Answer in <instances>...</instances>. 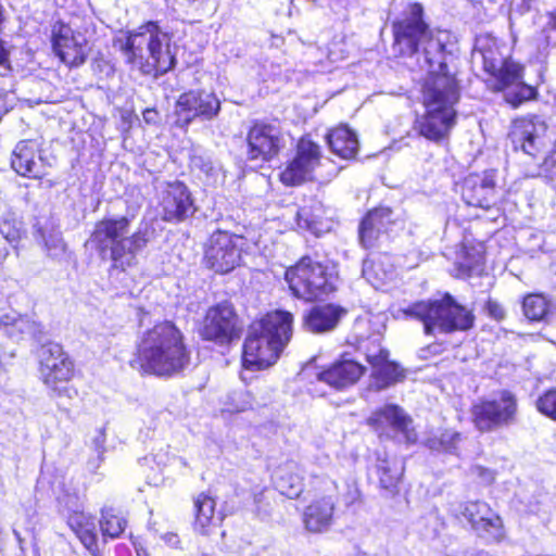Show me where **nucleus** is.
<instances>
[{"label":"nucleus","mask_w":556,"mask_h":556,"mask_svg":"<svg viewBox=\"0 0 556 556\" xmlns=\"http://www.w3.org/2000/svg\"><path fill=\"white\" fill-rule=\"evenodd\" d=\"M422 7L412 3L407 15L393 24L394 45L403 55H414L422 47L424 63L428 71L421 89L425 113L416 118L415 129L435 143L445 141L456 124L455 104L459 99L457 80L448 71L443 33L437 35L422 18Z\"/></svg>","instance_id":"obj_1"},{"label":"nucleus","mask_w":556,"mask_h":556,"mask_svg":"<svg viewBox=\"0 0 556 556\" xmlns=\"http://www.w3.org/2000/svg\"><path fill=\"white\" fill-rule=\"evenodd\" d=\"M191 363L182 330L169 319L157 320L137 338L129 365L141 375L173 378Z\"/></svg>","instance_id":"obj_2"},{"label":"nucleus","mask_w":556,"mask_h":556,"mask_svg":"<svg viewBox=\"0 0 556 556\" xmlns=\"http://www.w3.org/2000/svg\"><path fill=\"white\" fill-rule=\"evenodd\" d=\"M131 219L127 216L103 217L94 224L89 242L103 262H109V271L125 274L139 264L138 254L155 238L151 223H141L127 236Z\"/></svg>","instance_id":"obj_3"},{"label":"nucleus","mask_w":556,"mask_h":556,"mask_svg":"<svg viewBox=\"0 0 556 556\" xmlns=\"http://www.w3.org/2000/svg\"><path fill=\"white\" fill-rule=\"evenodd\" d=\"M293 316L274 311L253 320L245 331V370L273 367L292 338Z\"/></svg>","instance_id":"obj_4"},{"label":"nucleus","mask_w":556,"mask_h":556,"mask_svg":"<svg viewBox=\"0 0 556 556\" xmlns=\"http://www.w3.org/2000/svg\"><path fill=\"white\" fill-rule=\"evenodd\" d=\"M401 316L422 321L427 334H433L435 330L443 333L466 331L475 323L472 312L457 304L450 294L439 301H420L402 307L397 311V317Z\"/></svg>","instance_id":"obj_5"},{"label":"nucleus","mask_w":556,"mask_h":556,"mask_svg":"<svg viewBox=\"0 0 556 556\" xmlns=\"http://www.w3.org/2000/svg\"><path fill=\"white\" fill-rule=\"evenodd\" d=\"M38 372L51 397L71 402L79 396L74 380L80 377V370L62 344L48 342L41 346Z\"/></svg>","instance_id":"obj_6"},{"label":"nucleus","mask_w":556,"mask_h":556,"mask_svg":"<svg viewBox=\"0 0 556 556\" xmlns=\"http://www.w3.org/2000/svg\"><path fill=\"white\" fill-rule=\"evenodd\" d=\"M285 278L293 295L305 301L318 300L336 289L327 267L308 256L289 267Z\"/></svg>","instance_id":"obj_7"},{"label":"nucleus","mask_w":556,"mask_h":556,"mask_svg":"<svg viewBox=\"0 0 556 556\" xmlns=\"http://www.w3.org/2000/svg\"><path fill=\"white\" fill-rule=\"evenodd\" d=\"M141 33H148V56L140 63V73L146 76L159 77L176 65L173 35L164 31L157 21H147L140 24Z\"/></svg>","instance_id":"obj_8"},{"label":"nucleus","mask_w":556,"mask_h":556,"mask_svg":"<svg viewBox=\"0 0 556 556\" xmlns=\"http://www.w3.org/2000/svg\"><path fill=\"white\" fill-rule=\"evenodd\" d=\"M517 397L507 390L483 399L472 407L473 424L482 432H490L513 425L517 419Z\"/></svg>","instance_id":"obj_9"},{"label":"nucleus","mask_w":556,"mask_h":556,"mask_svg":"<svg viewBox=\"0 0 556 556\" xmlns=\"http://www.w3.org/2000/svg\"><path fill=\"white\" fill-rule=\"evenodd\" d=\"M238 315L231 303L223 301L210 306L199 326L198 334L201 340L218 345L230 344L240 338Z\"/></svg>","instance_id":"obj_10"},{"label":"nucleus","mask_w":556,"mask_h":556,"mask_svg":"<svg viewBox=\"0 0 556 556\" xmlns=\"http://www.w3.org/2000/svg\"><path fill=\"white\" fill-rule=\"evenodd\" d=\"M451 513L456 518L464 517L479 538L496 543L505 539L503 519L486 502L477 500L459 503L451 508Z\"/></svg>","instance_id":"obj_11"},{"label":"nucleus","mask_w":556,"mask_h":556,"mask_svg":"<svg viewBox=\"0 0 556 556\" xmlns=\"http://www.w3.org/2000/svg\"><path fill=\"white\" fill-rule=\"evenodd\" d=\"M219 110L220 102L214 93L204 90L185 91L175 101L172 126L187 131L194 119L210 121Z\"/></svg>","instance_id":"obj_12"},{"label":"nucleus","mask_w":556,"mask_h":556,"mask_svg":"<svg viewBox=\"0 0 556 556\" xmlns=\"http://www.w3.org/2000/svg\"><path fill=\"white\" fill-rule=\"evenodd\" d=\"M366 422L380 438L395 439L407 444L417 442L418 435L412 418L397 405L387 404L376 409Z\"/></svg>","instance_id":"obj_13"},{"label":"nucleus","mask_w":556,"mask_h":556,"mask_svg":"<svg viewBox=\"0 0 556 556\" xmlns=\"http://www.w3.org/2000/svg\"><path fill=\"white\" fill-rule=\"evenodd\" d=\"M315 491L316 498L305 508L303 522L308 531L321 532L331 525L339 486L334 480L321 477L316 480Z\"/></svg>","instance_id":"obj_14"},{"label":"nucleus","mask_w":556,"mask_h":556,"mask_svg":"<svg viewBox=\"0 0 556 556\" xmlns=\"http://www.w3.org/2000/svg\"><path fill=\"white\" fill-rule=\"evenodd\" d=\"M321 161L320 146L307 137L301 138L293 159L280 173L281 182L286 186H298L314 179Z\"/></svg>","instance_id":"obj_15"},{"label":"nucleus","mask_w":556,"mask_h":556,"mask_svg":"<svg viewBox=\"0 0 556 556\" xmlns=\"http://www.w3.org/2000/svg\"><path fill=\"white\" fill-rule=\"evenodd\" d=\"M238 237L227 231L213 232L206 243L203 256L204 266L215 274H227L235 269L241 260Z\"/></svg>","instance_id":"obj_16"},{"label":"nucleus","mask_w":556,"mask_h":556,"mask_svg":"<svg viewBox=\"0 0 556 556\" xmlns=\"http://www.w3.org/2000/svg\"><path fill=\"white\" fill-rule=\"evenodd\" d=\"M508 137L515 150L536 159L546 146L547 125L536 116L519 117L513 122Z\"/></svg>","instance_id":"obj_17"},{"label":"nucleus","mask_w":556,"mask_h":556,"mask_svg":"<svg viewBox=\"0 0 556 556\" xmlns=\"http://www.w3.org/2000/svg\"><path fill=\"white\" fill-rule=\"evenodd\" d=\"M159 207L162 219L174 224L185 222L195 212L190 190L178 180L165 185L159 200Z\"/></svg>","instance_id":"obj_18"},{"label":"nucleus","mask_w":556,"mask_h":556,"mask_svg":"<svg viewBox=\"0 0 556 556\" xmlns=\"http://www.w3.org/2000/svg\"><path fill=\"white\" fill-rule=\"evenodd\" d=\"M245 154L250 161L267 162L281 148L280 131L267 124H255L249 131Z\"/></svg>","instance_id":"obj_19"},{"label":"nucleus","mask_w":556,"mask_h":556,"mask_svg":"<svg viewBox=\"0 0 556 556\" xmlns=\"http://www.w3.org/2000/svg\"><path fill=\"white\" fill-rule=\"evenodd\" d=\"M217 498L211 490L192 497V529L202 536H208L219 528L220 517L216 511Z\"/></svg>","instance_id":"obj_20"},{"label":"nucleus","mask_w":556,"mask_h":556,"mask_svg":"<svg viewBox=\"0 0 556 556\" xmlns=\"http://www.w3.org/2000/svg\"><path fill=\"white\" fill-rule=\"evenodd\" d=\"M66 526L90 556H104L96 518L83 510H72L66 517Z\"/></svg>","instance_id":"obj_21"},{"label":"nucleus","mask_w":556,"mask_h":556,"mask_svg":"<svg viewBox=\"0 0 556 556\" xmlns=\"http://www.w3.org/2000/svg\"><path fill=\"white\" fill-rule=\"evenodd\" d=\"M495 180L491 173L471 174L464 180L462 198L467 205L488 210L495 201Z\"/></svg>","instance_id":"obj_22"},{"label":"nucleus","mask_w":556,"mask_h":556,"mask_svg":"<svg viewBox=\"0 0 556 556\" xmlns=\"http://www.w3.org/2000/svg\"><path fill=\"white\" fill-rule=\"evenodd\" d=\"M364 372L365 367L363 365L343 356L328 369L321 371L318 378L336 389H344L356 383Z\"/></svg>","instance_id":"obj_23"},{"label":"nucleus","mask_w":556,"mask_h":556,"mask_svg":"<svg viewBox=\"0 0 556 556\" xmlns=\"http://www.w3.org/2000/svg\"><path fill=\"white\" fill-rule=\"evenodd\" d=\"M346 311L334 304L313 306L304 316V327L313 333L333 330Z\"/></svg>","instance_id":"obj_24"},{"label":"nucleus","mask_w":556,"mask_h":556,"mask_svg":"<svg viewBox=\"0 0 556 556\" xmlns=\"http://www.w3.org/2000/svg\"><path fill=\"white\" fill-rule=\"evenodd\" d=\"M275 488L283 495L294 498L303 491V470L294 460H287L273 472Z\"/></svg>","instance_id":"obj_25"},{"label":"nucleus","mask_w":556,"mask_h":556,"mask_svg":"<svg viewBox=\"0 0 556 556\" xmlns=\"http://www.w3.org/2000/svg\"><path fill=\"white\" fill-rule=\"evenodd\" d=\"M37 152V143L34 140L20 141L11 157V166L14 172L23 177L42 179L43 174L38 169L36 162Z\"/></svg>","instance_id":"obj_26"},{"label":"nucleus","mask_w":556,"mask_h":556,"mask_svg":"<svg viewBox=\"0 0 556 556\" xmlns=\"http://www.w3.org/2000/svg\"><path fill=\"white\" fill-rule=\"evenodd\" d=\"M472 59L475 62H480L483 70L491 76L497 75L501 64L505 61L496 39L490 36L477 38Z\"/></svg>","instance_id":"obj_27"},{"label":"nucleus","mask_w":556,"mask_h":556,"mask_svg":"<svg viewBox=\"0 0 556 556\" xmlns=\"http://www.w3.org/2000/svg\"><path fill=\"white\" fill-rule=\"evenodd\" d=\"M98 523L101 541L105 544L109 540H117L123 536L128 527V519L119 508L103 506L100 509Z\"/></svg>","instance_id":"obj_28"},{"label":"nucleus","mask_w":556,"mask_h":556,"mask_svg":"<svg viewBox=\"0 0 556 556\" xmlns=\"http://www.w3.org/2000/svg\"><path fill=\"white\" fill-rule=\"evenodd\" d=\"M392 223V211L389 207H379L370 211L359 226V239L365 247L372 245L378 233L387 231Z\"/></svg>","instance_id":"obj_29"},{"label":"nucleus","mask_w":556,"mask_h":556,"mask_svg":"<svg viewBox=\"0 0 556 556\" xmlns=\"http://www.w3.org/2000/svg\"><path fill=\"white\" fill-rule=\"evenodd\" d=\"M296 225L300 230L311 232L316 237L331 229V222L324 218V210L319 203L299 208L296 211Z\"/></svg>","instance_id":"obj_30"},{"label":"nucleus","mask_w":556,"mask_h":556,"mask_svg":"<svg viewBox=\"0 0 556 556\" xmlns=\"http://www.w3.org/2000/svg\"><path fill=\"white\" fill-rule=\"evenodd\" d=\"M330 150L341 159H353L358 151L356 134L346 126L331 129L327 135Z\"/></svg>","instance_id":"obj_31"},{"label":"nucleus","mask_w":556,"mask_h":556,"mask_svg":"<svg viewBox=\"0 0 556 556\" xmlns=\"http://www.w3.org/2000/svg\"><path fill=\"white\" fill-rule=\"evenodd\" d=\"M40 325L26 315L4 314L0 317V330L9 338L21 340L39 331Z\"/></svg>","instance_id":"obj_32"},{"label":"nucleus","mask_w":556,"mask_h":556,"mask_svg":"<svg viewBox=\"0 0 556 556\" xmlns=\"http://www.w3.org/2000/svg\"><path fill=\"white\" fill-rule=\"evenodd\" d=\"M148 35L141 33L140 25L135 30H128L123 38L114 39V47L124 55L128 65L136 66L140 71V63L144 61L142 49L138 38Z\"/></svg>","instance_id":"obj_33"},{"label":"nucleus","mask_w":556,"mask_h":556,"mask_svg":"<svg viewBox=\"0 0 556 556\" xmlns=\"http://www.w3.org/2000/svg\"><path fill=\"white\" fill-rule=\"evenodd\" d=\"M363 276L374 288L379 289L393 278L394 269L388 257H370L364 261Z\"/></svg>","instance_id":"obj_34"},{"label":"nucleus","mask_w":556,"mask_h":556,"mask_svg":"<svg viewBox=\"0 0 556 556\" xmlns=\"http://www.w3.org/2000/svg\"><path fill=\"white\" fill-rule=\"evenodd\" d=\"M374 387L376 390L386 389L404 379V369L399 364L388 358L372 371Z\"/></svg>","instance_id":"obj_35"},{"label":"nucleus","mask_w":556,"mask_h":556,"mask_svg":"<svg viewBox=\"0 0 556 556\" xmlns=\"http://www.w3.org/2000/svg\"><path fill=\"white\" fill-rule=\"evenodd\" d=\"M86 46L87 39L83 37L71 45H65L52 51L68 67H78L87 60Z\"/></svg>","instance_id":"obj_36"},{"label":"nucleus","mask_w":556,"mask_h":556,"mask_svg":"<svg viewBox=\"0 0 556 556\" xmlns=\"http://www.w3.org/2000/svg\"><path fill=\"white\" fill-rule=\"evenodd\" d=\"M549 311L551 302L542 293H530L523 298L522 312L529 320H544Z\"/></svg>","instance_id":"obj_37"},{"label":"nucleus","mask_w":556,"mask_h":556,"mask_svg":"<svg viewBox=\"0 0 556 556\" xmlns=\"http://www.w3.org/2000/svg\"><path fill=\"white\" fill-rule=\"evenodd\" d=\"M522 71L523 68L520 64L505 60L501 64L497 75H492L496 78V88L500 90L509 89L520 83L522 80Z\"/></svg>","instance_id":"obj_38"},{"label":"nucleus","mask_w":556,"mask_h":556,"mask_svg":"<svg viewBox=\"0 0 556 556\" xmlns=\"http://www.w3.org/2000/svg\"><path fill=\"white\" fill-rule=\"evenodd\" d=\"M80 38L83 36L73 30L71 25L63 20H58L51 25L50 42L52 50L71 45Z\"/></svg>","instance_id":"obj_39"},{"label":"nucleus","mask_w":556,"mask_h":556,"mask_svg":"<svg viewBox=\"0 0 556 556\" xmlns=\"http://www.w3.org/2000/svg\"><path fill=\"white\" fill-rule=\"evenodd\" d=\"M460 441V433L453 430H444L425 441V445L432 451L456 453Z\"/></svg>","instance_id":"obj_40"},{"label":"nucleus","mask_w":556,"mask_h":556,"mask_svg":"<svg viewBox=\"0 0 556 556\" xmlns=\"http://www.w3.org/2000/svg\"><path fill=\"white\" fill-rule=\"evenodd\" d=\"M541 175L556 176V136L542 161L525 172L526 177L533 178Z\"/></svg>","instance_id":"obj_41"},{"label":"nucleus","mask_w":556,"mask_h":556,"mask_svg":"<svg viewBox=\"0 0 556 556\" xmlns=\"http://www.w3.org/2000/svg\"><path fill=\"white\" fill-rule=\"evenodd\" d=\"M0 232L10 243H17L25 236L22 223L13 216L0 218Z\"/></svg>","instance_id":"obj_42"},{"label":"nucleus","mask_w":556,"mask_h":556,"mask_svg":"<svg viewBox=\"0 0 556 556\" xmlns=\"http://www.w3.org/2000/svg\"><path fill=\"white\" fill-rule=\"evenodd\" d=\"M380 484L384 489H392L401 478V469L388 460H381L378 466Z\"/></svg>","instance_id":"obj_43"},{"label":"nucleus","mask_w":556,"mask_h":556,"mask_svg":"<svg viewBox=\"0 0 556 556\" xmlns=\"http://www.w3.org/2000/svg\"><path fill=\"white\" fill-rule=\"evenodd\" d=\"M535 407L542 415L556 421V388L540 395L535 401Z\"/></svg>","instance_id":"obj_44"},{"label":"nucleus","mask_w":556,"mask_h":556,"mask_svg":"<svg viewBox=\"0 0 556 556\" xmlns=\"http://www.w3.org/2000/svg\"><path fill=\"white\" fill-rule=\"evenodd\" d=\"M534 88L523 84L522 80L510 87L506 92L507 101L510 102L514 106H517L523 101L534 98Z\"/></svg>","instance_id":"obj_45"},{"label":"nucleus","mask_w":556,"mask_h":556,"mask_svg":"<svg viewBox=\"0 0 556 556\" xmlns=\"http://www.w3.org/2000/svg\"><path fill=\"white\" fill-rule=\"evenodd\" d=\"M14 71L11 60V50L7 42L0 38V77L8 78Z\"/></svg>","instance_id":"obj_46"},{"label":"nucleus","mask_w":556,"mask_h":556,"mask_svg":"<svg viewBox=\"0 0 556 556\" xmlns=\"http://www.w3.org/2000/svg\"><path fill=\"white\" fill-rule=\"evenodd\" d=\"M366 358L375 369L380 366L387 358H389L388 350L381 348L379 344H372L366 349Z\"/></svg>","instance_id":"obj_47"},{"label":"nucleus","mask_w":556,"mask_h":556,"mask_svg":"<svg viewBox=\"0 0 556 556\" xmlns=\"http://www.w3.org/2000/svg\"><path fill=\"white\" fill-rule=\"evenodd\" d=\"M485 309H486L488 314L496 320H502L505 318L504 307L498 302H496L494 300H489L486 302Z\"/></svg>","instance_id":"obj_48"},{"label":"nucleus","mask_w":556,"mask_h":556,"mask_svg":"<svg viewBox=\"0 0 556 556\" xmlns=\"http://www.w3.org/2000/svg\"><path fill=\"white\" fill-rule=\"evenodd\" d=\"M143 121L147 125H159L161 122L160 112L155 108H147L142 112Z\"/></svg>","instance_id":"obj_49"},{"label":"nucleus","mask_w":556,"mask_h":556,"mask_svg":"<svg viewBox=\"0 0 556 556\" xmlns=\"http://www.w3.org/2000/svg\"><path fill=\"white\" fill-rule=\"evenodd\" d=\"M483 260L481 255H478L477 258L472 263L468 264H462L463 267H465L466 271L471 275L473 273H478L481 270Z\"/></svg>","instance_id":"obj_50"},{"label":"nucleus","mask_w":556,"mask_h":556,"mask_svg":"<svg viewBox=\"0 0 556 556\" xmlns=\"http://www.w3.org/2000/svg\"><path fill=\"white\" fill-rule=\"evenodd\" d=\"M344 58H345V54H344L343 50H340L339 52H337L332 49L329 50L328 59L330 60V62L334 63Z\"/></svg>","instance_id":"obj_51"},{"label":"nucleus","mask_w":556,"mask_h":556,"mask_svg":"<svg viewBox=\"0 0 556 556\" xmlns=\"http://www.w3.org/2000/svg\"><path fill=\"white\" fill-rule=\"evenodd\" d=\"M211 0H184L187 7L189 8H201L208 3Z\"/></svg>","instance_id":"obj_52"},{"label":"nucleus","mask_w":556,"mask_h":556,"mask_svg":"<svg viewBox=\"0 0 556 556\" xmlns=\"http://www.w3.org/2000/svg\"><path fill=\"white\" fill-rule=\"evenodd\" d=\"M546 27L549 29H556V12L547 14Z\"/></svg>","instance_id":"obj_53"},{"label":"nucleus","mask_w":556,"mask_h":556,"mask_svg":"<svg viewBox=\"0 0 556 556\" xmlns=\"http://www.w3.org/2000/svg\"><path fill=\"white\" fill-rule=\"evenodd\" d=\"M8 253L3 250H0V274L3 271V264L7 258Z\"/></svg>","instance_id":"obj_54"},{"label":"nucleus","mask_w":556,"mask_h":556,"mask_svg":"<svg viewBox=\"0 0 556 556\" xmlns=\"http://www.w3.org/2000/svg\"><path fill=\"white\" fill-rule=\"evenodd\" d=\"M138 556H149V554L147 552L138 553Z\"/></svg>","instance_id":"obj_55"}]
</instances>
